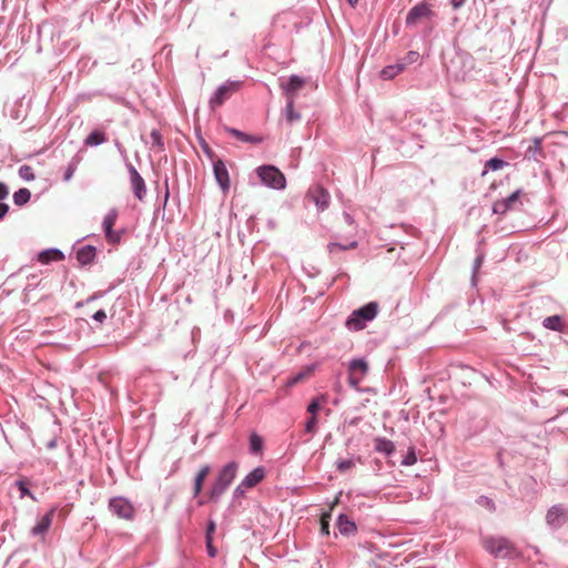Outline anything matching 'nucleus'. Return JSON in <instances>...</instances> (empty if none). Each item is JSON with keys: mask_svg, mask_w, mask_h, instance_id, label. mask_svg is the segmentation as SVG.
I'll list each match as a JSON object with an SVG mask.
<instances>
[{"mask_svg": "<svg viewBox=\"0 0 568 568\" xmlns=\"http://www.w3.org/2000/svg\"><path fill=\"white\" fill-rule=\"evenodd\" d=\"M347 2H348L352 7H354L355 4H357V3H358V0H347Z\"/></svg>", "mask_w": 568, "mask_h": 568, "instance_id": "nucleus-63", "label": "nucleus"}, {"mask_svg": "<svg viewBox=\"0 0 568 568\" xmlns=\"http://www.w3.org/2000/svg\"><path fill=\"white\" fill-rule=\"evenodd\" d=\"M150 138L152 141V145L159 148L160 150H164V142L162 134L159 130H152L150 133Z\"/></svg>", "mask_w": 568, "mask_h": 568, "instance_id": "nucleus-37", "label": "nucleus"}, {"mask_svg": "<svg viewBox=\"0 0 568 568\" xmlns=\"http://www.w3.org/2000/svg\"><path fill=\"white\" fill-rule=\"evenodd\" d=\"M54 513H55L54 508H51L49 511H47L41 517L39 523L31 529V535L32 536L44 535L49 530V528L52 524Z\"/></svg>", "mask_w": 568, "mask_h": 568, "instance_id": "nucleus-15", "label": "nucleus"}, {"mask_svg": "<svg viewBox=\"0 0 568 568\" xmlns=\"http://www.w3.org/2000/svg\"><path fill=\"white\" fill-rule=\"evenodd\" d=\"M375 450L389 457L395 453V444L386 437L375 439Z\"/></svg>", "mask_w": 568, "mask_h": 568, "instance_id": "nucleus-21", "label": "nucleus"}, {"mask_svg": "<svg viewBox=\"0 0 568 568\" xmlns=\"http://www.w3.org/2000/svg\"><path fill=\"white\" fill-rule=\"evenodd\" d=\"M106 141L105 133L101 130H93L84 140L87 146H99Z\"/></svg>", "mask_w": 568, "mask_h": 568, "instance_id": "nucleus-22", "label": "nucleus"}, {"mask_svg": "<svg viewBox=\"0 0 568 568\" xmlns=\"http://www.w3.org/2000/svg\"><path fill=\"white\" fill-rule=\"evenodd\" d=\"M92 320L98 323H103L106 320V313L104 310H99L92 315Z\"/></svg>", "mask_w": 568, "mask_h": 568, "instance_id": "nucleus-44", "label": "nucleus"}, {"mask_svg": "<svg viewBox=\"0 0 568 568\" xmlns=\"http://www.w3.org/2000/svg\"><path fill=\"white\" fill-rule=\"evenodd\" d=\"M304 84H305V80L302 77H300L297 74H292L287 79L285 84H283V90H284L285 94L291 95V94H294L300 89H302Z\"/></svg>", "mask_w": 568, "mask_h": 568, "instance_id": "nucleus-20", "label": "nucleus"}, {"mask_svg": "<svg viewBox=\"0 0 568 568\" xmlns=\"http://www.w3.org/2000/svg\"><path fill=\"white\" fill-rule=\"evenodd\" d=\"M17 485L21 491V496L31 495L29 488L26 486L23 481H18Z\"/></svg>", "mask_w": 568, "mask_h": 568, "instance_id": "nucleus-57", "label": "nucleus"}, {"mask_svg": "<svg viewBox=\"0 0 568 568\" xmlns=\"http://www.w3.org/2000/svg\"><path fill=\"white\" fill-rule=\"evenodd\" d=\"M559 394H561L564 396H568V389H560Z\"/></svg>", "mask_w": 568, "mask_h": 568, "instance_id": "nucleus-64", "label": "nucleus"}, {"mask_svg": "<svg viewBox=\"0 0 568 568\" xmlns=\"http://www.w3.org/2000/svg\"><path fill=\"white\" fill-rule=\"evenodd\" d=\"M130 182H131V187H132V192H133L134 196L138 200L143 201L146 195V185H145L144 179L141 176V178H139L136 180H132Z\"/></svg>", "mask_w": 568, "mask_h": 568, "instance_id": "nucleus-24", "label": "nucleus"}, {"mask_svg": "<svg viewBox=\"0 0 568 568\" xmlns=\"http://www.w3.org/2000/svg\"><path fill=\"white\" fill-rule=\"evenodd\" d=\"M261 183L273 190H283L286 186L285 175L274 165L264 164L255 170Z\"/></svg>", "mask_w": 568, "mask_h": 568, "instance_id": "nucleus-4", "label": "nucleus"}, {"mask_svg": "<svg viewBox=\"0 0 568 568\" xmlns=\"http://www.w3.org/2000/svg\"><path fill=\"white\" fill-rule=\"evenodd\" d=\"M483 261H484V256L483 255H478L475 258L474 264H473V276L476 274L477 270L481 266Z\"/></svg>", "mask_w": 568, "mask_h": 568, "instance_id": "nucleus-51", "label": "nucleus"}, {"mask_svg": "<svg viewBox=\"0 0 568 568\" xmlns=\"http://www.w3.org/2000/svg\"><path fill=\"white\" fill-rule=\"evenodd\" d=\"M169 196H170V190H169V179L168 176L164 179V201H163V206L166 205L168 203V200H169Z\"/></svg>", "mask_w": 568, "mask_h": 568, "instance_id": "nucleus-53", "label": "nucleus"}, {"mask_svg": "<svg viewBox=\"0 0 568 568\" xmlns=\"http://www.w3.org/2000/svg\"><path fill=\"white\" fill-rule=\"evenodd\" d=\"M336 527L342 536L351 537L357 532L355 521L345 514H339L336 519Z\"/></svg>", "mask_w": 568, "mask_h": 568, "instance_id": "nucleus-12", "label": "nucleus"}, {"mask_svg": "<svg viewBox=\"0 0 568 568\" xmlns=\"http://www.w3.org/2000/svg\"><path fill=\"white\" fill-rule=\"evenodd\" d=\"M379 304L375 301L368 302L354 310L345 322L347 329L358 332L367 326L378 314Z\"/></svg>", "mask_w": 568, "mask_h": 568, "instance_id": "nucleus-1", "label": "nucleus"}, {"mask_svg": "<svg viewBox=\"0 0 568 568\" xmlns=\"http://www.w3.org/2000/svg\"><path fill=\"white\" fill-rule=\"evenodd\" d=\"M466 0H450L452 7L457 10L465 4Z\"/></svg>", "mask_w": 568, "mask_h": 568, "instance_id": "nucleus-60", "label": "nucleus"}, {"mask_svg": "<svg viewBox=\"0 0 568 568\" xmlns=\"http://www.w3.org/2000/svg\"><path fill=\"white\" fill-rule=\"evenodd\" d=\"M18 174H19L20 179H22L24 181H33L36 179L33 169L27 164H23L19 168Z\"/></svg>", "mask_w": 568, "mask_h": 568, "instance_id": "nucleus-34", "label": "nucleus"}, {"mask_svg": "<svg viewBox=\"0 0 568 568\" xmlns=\"http://www.w3.org/2000/svg\"><path fill=\"white\" fill-rule=\"evenodd\" d=\"M118 215V210L113 207L110 209L103 217L102 229L104 232L105 240L110 244H119L124 233V230H113Z\"/></svg>", "mask_w": 568, "mask_h": 568, "instance_id": "nucleus-7", "label": "nucleus"}, {"mask_svg": "<svg viewBox=\"0 0 568 568\" xmlns=\"http://www.w3.org/2000/svg\"><path fill=\"white\" fill-rule=\"evenodd\" d=\"M305 376H306V373L300 372L288 379L287 385H290V386L295 385L298 382H301Z\"/></svg>", "mask_w": 568, "mask_h": 568, "instance_id": "nucleus-47", "label": "nucleus"}, {"mask_svg": "<svg viewBox=\"0 0 568 568\" xmlns=\"http://www.w3.org/2000/svg\"><path fill=\"white\" fill-rule=\"evenodd\" d=\"M110 511L121 519L131 520L134 517V507L131 501L122 496L112 497L109 500Z\"/></svg>", "mask_w": 568, "mask_h": 568, "instance_id": "nucleus-8", "label": "nucleus"}, {"mask_svg": "<svg viewBox=\"0 0 568 568\" xmlns=\"http://www.w3.org/2000/svg\"><path fill=\"white\" fill-rule=\"evenodd\" d=\"M211 471V466L210 465H204L200 468V470L197 471L196 475L203 477V478H206L207 475L210 474Z\"/></svg>", "mask_w": 568, "mask_h": 568, "instance_id": "nucleus-54", "label": "nucleus"}, {"mask_svg": "<svg viewBox=\"0 0 568 568\" xmlns=\"http://www.w3.org/2000/svg\"><path fill=\"white\" fill-rule=\"evenodd\" d=\"M9 210H10V206L7 203L0 202V221H2L6 217Z\"/></svg>", "mask_w": 568, "mask_h": 568, "instance_id": "nucleus-52", "label": "nucleus"}, {"mask_svg": "<svg viewBox=\"0 0 568 568\" xmlns=\"http://www.w3.org/2000/svg\"><path fill=\"white\" fill-rule=\"evenodd\" d=\"M343 219L349 226L354 225L355 223L354 217L348 212L343 213Z\"/></svg>", "mask_w": 568, "mask_h": 568, "instance_id": "nucleus-59", "label": "nucleus"}, {"mask_svg": "<svg viewBox=\"0 0 568 568\" xmlns=\"http://www.w3.org/2000/svg\"><path fill=\"white\" fill-rule=\"evenodd\" d=\"M506 165H507V162L505 160H503L501 158H498V156H494L486 161L483 175H485L488 171H498Z\"/></svg>", "mask_w": 568, "mask_h": 568, "instance_id": "nucleus-28", "label": "nucleus"}, {"mask_svg": "<svg viewBox=\"0 0 568 568\" xmlns=\"http://www.w3.org/2000/svg\"><path fill=\"white\" fill-rule=\"evenodd\" d=\"M204 480H205V478H203L199 475H195L194 484H193V497H196L200 495V493L202 491V488H203Z\"/></svg>", "mask_w": 568, "mask_h": 568, "instance_id": "nucleus-39", "label": "nucleus"}, {"mask_svg": "<svg viewBox=\"0 0 568 568\" xmlns=\"http://www.w3.org/2000/svg\"><path fill=\"white\" fill-rule=\"evenodd\" d=\"M520 194H521V190L518 189V190L514 191L507 197L496 201L493 204V213L498 214V215H504L508 211L514 210L515 205L519 202Z\"/></svg>", "mask_w": 568, "mask_h": 568, "instance_id": "nucleus-10", "label": "nucleus"}, {"mask_svg": "<svg viewBox=\"0 0 568 568\" xmlns=\"http://www.w3.org/2000/svg\"><path fill=\"white\" fill-rule=\"evenodd\" d=\"M57 444H58V440L57 438H52L50 439L47 444H45V447L48 449H54L57 447Z\"/></svg>", "mask_w": 568, "mask_h": 568, "instance_id": "nucleus-62", "label": "nucleus"}, {"mask_svg": "<svg viewBox=\"0 0 568 568\" xmlns=\"http://www.w3.org/2000/svg\"><path fill=\"white\" fill-rule=\"evenodd\" d=\"M200 145L204 152V154L213 162L216 161V156L214 151L210 148V145L205 142L204 139H200Z\"/></svg>", "mask_w": 568, "mask_h": 568, "instance_id": "nucleus-38", "label": "nucleus"}, {"mask_svg": "<svg viewBox=\"0 0 568 568\" xmlns=\"http://www.w3.org/2000/svg\"><path fill=\"white\" fill-rule=\"evenodd\" d=\"M323 402H326L325 395H320L317 397L312 398L306 408L307 413L311 414V416H317V413L321 408V404Z\"/></svg>", "mask_w": 568, "mask_h": 568, "instance_id": "nucleus-31", "label": "nucleus"}, {"mask_svg": "<svg viewBox=\"0 0 568 568\" xmlns=\"http://www.w3.org/2000/svg\"><path fill=\"white\" fill-rule=\"evenodd\" d=\"M284 115H285L286 121L290 124L301 120V113L295 111L294 101L292 98L287 100V103H286V106L284 110Z\"/></svg>", "mask_w": 568, "mask_h": 568, "instance_id": "nucleus-26", "label": "nucleus"}, {"mask_svg": "<svg viewBox=\"0 0 568 568\" xmlns=\"http://www.w3.org/2000/svg\"><path fill=\"white\" fill-rule=\"evenodd\" d=\"M354 466L353 459H339L336 463V467L339 471H346Z\"/></svg>", "mask_w": 568, "mask_h": 568, "instance_id": "nucleus-41", "label": "nucleus"}, {"mask_svg": "<svg viewBox=\"0 0 568 568\" xmlns=\"http://www.w3.org/2000/svg\"><path fill=\"white\" fill-rule=\"evenodd\" d=\"M348 369L353 374L358 371L362 375H365L368 371V364L364 358H353L348 364Z\"/></svg>", "mask_w": 568, "mask_h": 568, "instance_id": "nucleus-29", "label": "nucleus"}, {"mask_svg": "<svg viewBox=\"0 0 568 568\" xmlns=\"http://www.w3.org/2000/svg\"><path fill=\"white\" fill-rule=\"evenodd\" d=\"M432 14L433 11L428 3L420 2L410 8V10L407 12L405 23L407 27H413L420 18H429Z\"/></svg>", "mask_w": 568, "mask_h": 568, "instance_id": "nucleus-11", "label": "nucleus"}, {"mask_svg": "<svg viewBox=\"0 0 568 568\" xmlns=\"http://www.w3.org/2000/svg\"><path fill=\"white\" fill-rule=\"evenodd\" d=\"M9 195V187L4 182L0 181V202L7 199Z\"/></svg>", "mask_w": 568, "mask_h": 568, "instance_id": "nucleus-50", "label": "nucleus"}, {"mask_svg": "<svg viewBox=\"0 0 568 568\" xmlns=\"http://www.w3.org/2000/svg\"><path fill=\"white\" fill-rule=\"evenodd\" d=\"M212 166L213 175L217 185L223 192H227L231 187V180L224 161L221 159H216V161H213Z\"/></svg>", "mask_w": 568, "mask_h": 568, "instance_id": "nucleus-9", "label": "nucleus"}, {"mask_svg": "<svg viewBox=\"0 0 568 568\" xmlns=\"http://www.w3.org/2000/svg\"><path fill=\"white\" fill-rule=\"evenodd\" d=\"M483 546L487 552L495 558H515L518 551L514 544L505 537L488 536L483 540Z\"/></svg>", "mask_w": 568, "mask_h": 568, "instance_id": "nucleus-3", "label": "nucleus"}, {"mask_svg": "<svg viewBox=\"0 0 568 568\" xmlns=\"http://www.w3.org/2000/svg\"><path fill=\"white\" fill-rule=\"evenodd\" d=\"M104 295V292H95L94 294H92L91 296H89L87 300H85V303L89 304L100 297H102Z\"/></svg>", "mask_w": 568, "mask_h": 568, "instance_id": "nucleus-58", "label": "nucleus"}, {"mask_svg": "<svg viewBox=\"0 0 568 568\" xmlns=\"http://www.w3.org/2000/svg\"><path fill=\"white\" fill-rule=\"evenodd\" d=\"M266 476V470L263 466H257L252 469L243 479L242 486L253 488L257 486Z\"/></svg>", "mask_w": 568, "mask_h": 568, "instance_id": "nucleus-13", "label": "nucleus"}, {"mask_svg": "<svg viewBox=\"0 0 568 568\" xmlns=\"http://www.w3.org/2000/svg\"><path fill=\"white\" fill-rule=\"evenodd\" d=\"M31 199V192L27 187H21L13 193V203L17 206H23L29 203Z\"/></svg>", "mask_w": 568, "mask_h": 568, "instance_id": "nucleus-25", "label": "nucleus"}, {"mask_svg": "<svg viewBox=\"0 0 568 568\" xmlns=\"http://www.w3.org/2000/svg\"><path fill=\"white\" fill-rule=\"evenodd\" d=\"M264 439L256 433L250 435V453L257 455L263 450Z\"/></svg>", "mask_w": 568, "mask_h": 568, "instance_id": "nucleus-27", "label": "nucleus"}, {"mask_svg": "<svg viewBox=\"0 0 568 568\" xmlns=\"http://www.w3.org/2000/svg\"><path fill=\"white\" fill-rule=\"evenodd\" d=\"M317 423H318L317 416H311L305 422V432L310 433V434H313L315 432V429H316Z\"/></svg>", "mask_w": 568, "mask_h": 568, "instance_id": "nucleus-40", "label": "nucleus"}, {"mask_svg": "<svg viewBox=\"0 0 568 568\" xmlns=\"http://www.w3.org/2000/svg\"><path fill=\"white\" fill-rule=\"evenodd\" d=\"M64 260V253L55 247L47 248L38 254V261L42 264H49L52 261L59 262Z\"/></svg>", "mask_w": 568, "mask_h": 568, "instance_id": "nucleus-17", "label": "nucleus"}, {"mask_svg": "<svg viewBox=\"0 0 568 568\" xmlns=\"http://www.w3.org/2000/svg\"><path fill=\"white\" fill-rule=\"evenodd\" d=\"M28 280H29V284H28L27 288L38 285V282H37L38 275H30V276H28Z\"/></svg>", "mask_w": 568, "mask_h": 568, "instance_id": "nucleus-61", "label": "nucleus"}, {"mask_svg": "<svg viewBox=\"0 0 568 568\" xmlns=\"http://www.w3.org/2000/svg\"><path fill=\"white\" fill-rule=\"evenodd\" d=\"M215 528H216L215 521L210 519L207 521V526H206V530H205V538L213 537Z\"/></svg>", "mask_w": 568, "mask_h": 568, "instance_id": "nucleus-49", "label": "nucleus"}, {"mask_svg": "<svg viewBox=\"0 0 568 568\" xmlns=\"http://www.w3.org/2000/svg\"><path fill=\"white\" fill-rule=\"evenodd\" d=\"M321 535L322 536L329 535V521L327 518H322V520H321Z\"/></svg>", "mask_w": 568, "mask_h": 568, "instance_id": "nucleus-48", "label": "nucleus"}, {"mask_svg": "<svg viewBox=\"0 0 568 568\" xmlns=\"http://www.w3.org/2000/svg\"><path fill=\"white\" fill-rule=\"evenodd\" d=\"M237 469L239 463L231 460L219 470L215 481L209 491L211 500L217 501L221 498L236 477Z\"/></svg>", "mask_w": 568, "mask_h": 568, "instance_id": "nucleus-2", "label": "nucleus"}, {"mask_svg": "<svg viewBox=\"0 0 568 568\" xmlns=\"http://www.w3.org/2000/svg\"><path fill=\"white\" fill-rule=\"evenodd\" d=\"M314 203L320 211H325L329 206L331 195L323 186H317L314 190Z\"/></svg>", "mask_w": 568, "mask_h": 568, "instance_id": "nucleus-18", "label": "nucleus"}, {"mask_svg": "<svg viewBox=\"0 0 568 568\" xmlns=\"http://www.w3.org/2000/svg\"><path fill=\"white\" fill-rule=\"evenodd\" d=\"M246 489H248V488L243 487L242 481H241L233 490V498L236 499V498L243 497L245 495Z\"/></svg>", "mask_w": 568, "mask_h": 568, "instance_id": "nucleus-45", "label": "nucleus"}, {"mask_svg": "<svg viewBox=\"0 0 568 568\" xmlns=\"http://www.w3.org/2000/svg\"><path fill=\"white\" fill-rule=\"evenodd\" d=\"M126 169H128V173L130 176V181L141 178V174L138 172V170L131 163H129V162L126 163Z\"/></svg>", "mask_w": 568, "mask_h": 568, "instance_id": "nucleus-43", "label": "nucleus"}, {"mask_svg": "<svg viewBox=\"0 0 568 568\" xmlns=\"http://www.w3.org/2000/svg\"><path fill=\"white\" fill-rule=\"evenodd\" d=\"M417 462V456H416V452H415V447H409L406 455L403 457L402 459V465L403 466H412L414 464H416Z\"/></svg>", "mask_w": 568, "mask_h": 568, "instance_id": "nucleus-36", "label": "nucleus"}, {"mask_svg": "<svg viewBox=\"0 0 568 568\" xmlns=\"http://www.w3.org/2000/svg\"><path fill=\"white\" fill-rule=\"evenodd\" d=\"M224 131L243 143L258 144L262 142L261 136L247 134L235 128L224 126Z\"/></svg>", "mask_w": 568, "mask_h": 568, "instance_id": "nucleus-16", "label": "nucleus"}, {"mask_svg": "<svg viewBox=\"0 0 568 568\" xmlns=\"http://www.w3.org/2000/svg\"><path fill=\"white\" fill-rule=\"evenodd\" d=\"M241 88L240 81L227 80L225 83L217 87L214 93L211 95L209 104L211 109L221 106L227 101L239 89Z\"/></svg>", "mask_w": 568, "mask_h": 568, "instance_id": "nucleus-5", "label": "nucleus"}, {"mask_svg": "<svg viewBox=\"0 0 568 568\" xmlns=\"http://www.w3.org/2000/svg\"><path fill=\"white\" fill-rule=\"evenodd\" d=\"M418 57H419L418 52H416V51H409V52L407 53V57H406L407 62H405V63H406V64H407V63H412V62L416 61V60L418 59Z\"/></svg>", "mask_w": 568, "mask_h": 568, "instance_id": "nucleus-56", "label": "nucleus"}, {"mask_svg": "<svg viewBox=\"0 0 568 568\" xmlns=\"http://www.w3.org/2000/svg\"><path fill=\"white\" fill-rule=\"evenodd\" d=\"M476 504L478 506H481V507L488 509L490 513L496 511V504H495V501L491 498L487 497V496H484V495L479 496L476 499Z\"/></svg>", "mask_w": 568, "mask_h": 568, "instance_id": "nucleus-35", "label": "nucleus"}, {"mask_svg": "<svg viewBox=\"0 0 568 568\" xmlns=\"http://www.w3.org/2000/svg\"><path fill=\"white\" fill-rule=\"evenodd\" d=\"M357 245H358L357 241H352L346 244L339 243V242H331L327 245V250L329 253H333L335 250L348 251V250L357 247Z\"/></svg>", "mask_w": 568, "mask_h": 568, "instance_id": "nucleus-33", "label": "nucleus"}, {"mask_svg": "<svg viewBox=\"0 0 568 568\" xmlns=\"http://www.w3.org/2000/svg\"><path fill=\"white\" fill-rule=\"evenodd\" d=\"M541 144H542V139L539 138V136H535L532 139V144L529 145L526 151H525V158L528 159V160H537V154H541L542 151H541Z\"/></svg>", "mask_w": 568, "mask_h": 568, "instance_id": "nucleus-23", "label": "nucleus"}, {"mask_svg": "<svg viewBox=\"0 0 568 568\" xmlns=\"http://www.w3.org/2000/svg\"><path fill=\"white\" fill-rule=\"evenodd\" d=\"M546 524L551 530H558L568 523V505L556 504L546 514Z\"/></svg>", "mask_w": 568, "mask_h": 568, "instance_id": "nucleus-6", "label": "nucleus"}, {"mask_svg": "<svg viewBox=\"0 0 568 568\" xmlns=\"http://www.w3.org/2000/svg\"><path fill=\"white\" fill-rule=\"evenodd\" d=\"M114 145L120 153V155L125 160L126 159V150L123 148L119 140H115Z\"/></svg>", "mask_w": 568, "mask_h": 568, "instance_id": "nucleus-55", "label": "nucleus"}, {"mask_svg": "<svg viewBox=\"0 0 568 568\" xmlns=\"http://www.w3.org/2000/svg\"><path fill=\"white\" fill-rule=\"evenodd\" d=\"M80 161H81V159L78 155H75L71 159V161L67 165V168L64 170V174H63V180L65 182H69L73 178Z\"/></svg>", "mask_w": 568, "mask_h": 568, "instance_id": "nucleus-30", "label": "nucleus"}, {"mask_svg": "<svg viewBox=\"0 0 568 568\" xmlns=\"http://www.w3.org/2000/svg\"><path fill=\"white\" fill-rule=\"evenodd\" d=\"M405 68H406L405 62H398L395 64L386 65L381 70L379 77L383 80H393L397 74L403 72L405 70Z\"/></svg>", "mask_w": 568, "mask_h": 568, "instance_id": "nucleus-19", "label": "nucleus"}, {"mask_svg": "<svg viewBox=\"0 0 568 568\" xmlns=\"http://www.w3.org/2000/svg\"><path fill=\"white\" fill-rule=\"evenodd\" d=\"M361 378H357L353 373L348 376V384L352 388L358 390L359 389Z\"/></svg>", "mask_w": 568, "mask_h": 568, "instance_id": "nucleus-46", "label": "nucleus"}, {"mask_svg": "<svg viewBox=\"0 0 568 568\" xmlns=\"http://www.w3.org/2000/svg\"><path fill=\"white\" fill-rule=\"evenodd\" d=\"M205 546L207 555L214 558L217 555V549L213 545V537L205 538Z\"/></svg>", "mask_w": 568, "mask_h": 568, "instance_id": "nucleus-42", "label": "nucleus"}, {"mask_svg": "<svg viewBox=\"0 0 568 568\" xmlns=\"http://www.w3.org/2000/svg\"><path fill=\"white\" fill-rule=\"evenodd\" d=\"M75 255L79 264L81 266H87L94 262L97 248L93 245H83L77 251Z\"/></svg>", "mask_w": 568, "mask_h": 568, "instance_id": "nucleus-14", "label": "nucleus"}, {"mask_svg": "<svg viewBox=\"0 0 568 568\" xmlns=\"http://www.w3.org/2000/svg\"><path fill=\"white\" fill-rule=\"evenodd\" d=\"M544 327L551 331L561 329V317L559 315L548 316L542 322Z\"/></svg>", "mask_w": 568, "mask_h": 568, "instance_id": "nucleus-32", "label": "nucleus"}]
</instances>
